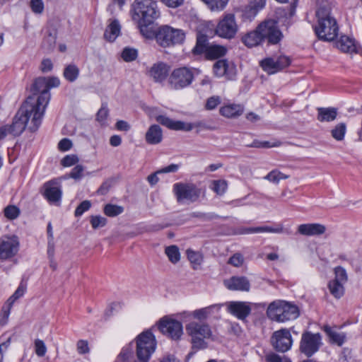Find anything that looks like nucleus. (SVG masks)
<instances>
[{
    "label": "nucleus",
    "mask_w": 362,
    "mask_h": 362,
    "mask_svg": "<svg viewBox=\"0 0 362 362\" xmlns=\"http://www.w3.org/2000/svg\"><path fill=\"white\" fill-rule=\"evenodd\" d=\"M336 47L341 52L349 54H358L361 51V47L356 42L354 39L342 35L335 42Z\"/></svg>",
    "instance_id": "nucleus-22"
},
{
    "label": "nucleus",
    "mask_w": 362,
    "mask_h": 362,
    "mask_svg": "<svg viewBox=\"0 0 362 362\" xmlns=\"http://www.w3.org/2000/svg\"><path fill=\"white\" fill-rule=\"evenodd\" d=\"M173 192L179 203H192L199 199L201 190L192 183L177 182L173 185Z\"/></svg>",
    "instance_id": "nucleus-9"
},
{
    "label": "nucleus",
    "mask_w": 362,
    "mask_h": 362,
    "mask_svg": "<svg viewBox=\"0 0 362 362\" xmlns=\"http://www.w3.org/2000/svg\"><path fill=\"white\" fill-rule=\"evenodd\" d=\"M326 226L320 223H303L297 228V233L305 236H318L324 234Z\"/></svg>",
    "instance_id": "nucleus-24"
},
{
    "label": "nucleus",
    "mask_w": 362,
    "mask_h": 362,
    "mask_svg": "<svg viewBox=\"0 0 362 362\" xmlns=\"http://www.w3.org/2000/svg\"><path fill=\"white\" fill-rule=\"evenodd\" d=\"M228 263L235 267H240L243 263V257L240 253H235L229 259Z\"/></svg>",
    "instance_id": "nucleus-62"
},
{
    "label": "nucleus",
    "mask_w": 362,
    "mask_h": 362,
    "mask_svg": "<svg viewBox=\"0 0 362 362\" xmlns=\"http://www.w3.org/2000/svg\"><path fill=\"white\" fill-rule=\"evenodd\" d=\"M120 30L121 26L119 21L113 20L107 25L104 33V37L110 42H113L120 34Z\"/></svg>",
    "instance_id": "nucleus-29"
},
{
    "label": "nucleus",
    "mask_w": 362,
    "mask_h": 362,
    "mask_svg": "<svg viewBox=\"0 0 362 362\" xmlns=\"http://www.w3.org/2000/svg\"><path fill=\"white\" fill-rule=\"evenodd\" d=\"M59 84V79L55 76L38 77L33 81L30 89L31 95L24 103L35 110V122L40 116L45 115L51 98L49 90L58 87Z\"/></svg>",
    "instance_id": "nucleus-1"
},
{
    "label": "nucleus",
    "mask_w": 362,
    "mask_h": 362,
    "mask_svg": "<svg viewBox=\"0 0 362 362\" xmlns=\"http://www.w3.org/2000/svg\"><path fill=\"white\" fill-rule=\"evenodd\" d=\"M266 360L268 362H291L286 357H281L279 355L272 353L266 356Z\"/></svg>",
    "instance_id": "nucleus-61"
},
{
    "label": "nucleus",
    "mask_w": 362,
    "mask_h": 362,
    "mask_svg": "<svg viewBox=\"0 0 362 362\" xmlns=\"http://www.w3.org/2000/svg\"><path fill=\"white\" fill-rule=\"evenodd\" d=\"M35 352L39 357H43L47 352V347L45 342L41 339H35L34 342Z\"/></svg>",
    "instance_id": "nucleus-54"
},
{
    "label": "nucleus",
    "mask_w": 362,
    "mask_h": 362,
    "mask_svg": "<svg viewBox=\"0 0 362 362\" xmlns=\"http://www.w3.org/2000/svg\"><path fill=\"white\" fill-rule=\"evenodd\" d=\"M214 74L218 77L226 76L228 79H233L236 75L235 67L227 60L217 61L213 66Z\"/></svg>",
    "instance_id": "nucleus-21"
},
{
    "label": "nucleus",
    "mask_w": 362,
    "mask_h": 362,
    "mask_svg": "<svg viewBox=\"0 0 362 362\" xmlns=\"http://www.w3.org/2000/svg\"><path fill=\"white\" fill-rule=\"evenodd\" d=\"M25 290L26 286L23 283H21L14 293L8 299L7 302L9 303V305H13L16 300L22 297L24 295Z\"/></svg>",
    "instance_id": "nucleus-50"
},
{
    "label": "nucleus",
    "mask_w": 362,
    "mask_h": 362,
    "mask_svg": "<svg viewBox=\"0 0 362 362\" xmlns=\"http://www.w3.org/2000/svg\"><path fill=\"white\" fill-rule=\"evenodd\" d=\"M78 162V158L76 155L70 154L66 156L62 160L61 164L64 167H70Z\"/></svg>",
    "instance_id": "nucleus-58"
},
{
    "label": "nucleus",
    "mask_w": 362,
    "mask_h": 362,
    "mask_svg": "<svg viewBox=\"0 0 362 362\" xmlns=\"http://www.w3.org/2000/svg\"><path fill=\"white\" fill-rule=\"evenodd\" d=\"M284 230L282 226L273 228L268 226H259V227H250L243 229L242 233H281Z\"/></svg>",
    "instance_id": "nucleus-30"
},
{
    "label": "nucleus",
    "mask_w": 362,
    "mask_h": 362,
    "mask_svg": "<svg viewBox=\"0 0 362 362\" xmlns=\"http://www.w3.org/2000/svg\"><path fill=\"white\" fill-rule=\"evenodd\" d=\"M137 50L133 48L125 47L122 52V58L125 62H132L137 57Z\"/></svg>",
    "instance_id": "nucleus-48"
},
{
    "label": "nucleus",
    "mask_w": 362,
    "mask_h": 362,
    "mask_svg": "<svg viewBox=\"0 0 362 362\" xmlns=\"http://www.w3.org/2000/svg\"><path fill=\"white\" fill-rule=\"evenodd\" d=\"M228 187V183L224 180H214L211 189L218 195L223 194Z\"/></svg>",
    "instance_id": "nucleus-45"
},
{
    "label": "nucleus",
    "mask_w": 362,
    "mask_h": 362,
    "mask_svg": "<svg viewBox=\"0 0 362 362\" xmlns=\"http://www.w3.org/2000/svg\"><path fill=\"white\" fill-rule=\"evenodd\" d=\"M322 344L320 334L308 331L302 334L299 349L305 356L310 357L318 351Z\"/></svg>",
    "instance_id": "nucleus-11"
},
{
    "label": "nucleus",
    "mask_w": 362,
    "mask_h": 362,
    "mask_svg": "<svg viewBox=\"0 0 362 362\" xmlns=\"http://www.w3.org/2000/svg\"><path fill=\"white\" fill-rule=\"evenodd\" d=\"M242 42L248 47H253L260 45L263 42V40L260 32L258 30V28L257 27L254 31L245 35L242 37Z\"/></svg>",
    "instance_id": "nucleus-28"
},
{
    "label": "nucleus",
    "mask_w": 362,
    "mask_h": 362,
    "mask_svg": "<svg viewBox=\"0 0 362 362\" xmlns=\"http://www.w3.org/2000/svg\"><path fill=\"white\" fill-rule=\"evenodd\" d=\"M129 13L134 22L153 23L160 15L157 4L153 0H135L131 5Z\"/></svg>",
    "instance_id": "nucleus-5"
},
{
    "label": "nucleus",
    "mask_w": 362,
    "mask_h": 362,
    "mask_svg": "<svg viewBox=\"0 0 362 362\" xmlns=\"http://www.w3.org/2000/svg\"><path fill=\"white\" fill-rule=\"evenodd\" d=\"M317 119L320 122H331L336 119L337 111L334 107H319Z\"/></svg>",
    "instance_id": "nucleus-31"
},
{
    "label": "nucleus",
    "mask_w": 362,
    "mask_h": 362,
    "mask_svg": "<svg viewBox=\"0 0 362 362\" xmlns=\"http://www.w3.org/2000/svg\"><path fill=\"white\" fill-rule=\"evenodd\" d=\"M267 316L272 321L286 322L298 317V307L288 301L275 300L270 303L266 311Z\"/></svg>",
    "instance_id": "nucleus-4"
},
{
    "label": "nucleus",
    "mask_w": 362,
    "mask_h": 362,
    "mask_svg": "<svg viewBox=\"0 0 362 362\" xmlns=\"http://www.w3.org/2000/svg\"><path fill=\"white\" fill-rule=\"evenodd\" d=\"M194 78L191 69L187 67L175 69L170 74L168 83L172 88L175 90L184 88L189 86Z\"/></svg>",
    "instance_id": "nucleus-13"
},
{
    "label": "nucleus",
    "mask_w": 362,
    "mask_h": 362,
    "mask_svg": "<svg viewBox=\"0 0 362 362\" xmlns=\"http://www.w3.org/2000/svg\"><path fill=\"white\" fill-rule=\"evenodd\" d=\"M317 24L315 27V33L322 40L332 41L339 31L337 21L331 16L332 0H317Z\"/></svg>",
    "instance_id": "nucleus-2"
},
{
    "label": "nucleus",
    "mask_w": 362,
    "mask_h": 362,
    "mask_svg": "<svg viewBox=\"0 0 362 362\" xmlns=\"http://www.w3.org/2000/svg\"><path fill=\"white\" fill-rule=\"evenodd\" d=\"M271 341L274 348L276 351L283 353L288 351L293 344L291 332L287 329H281L274 332Z\"/></svg>",
    "instance_id": "nucleus-16"
},
{
    "label": "nucleus",
    "mask_w": 362,
    "mask_h": 362,
    "mask_svg": "<svg viewBox=\"0 0 362 362\" xmlns=\"http://www.w3.org/2000/svg\"><path fill=\"white\" fill-rule=\"evenodd\" d=\"M112 181L111 180H107L102 183L100 187L98 189V193L104 195L106 194L112 187Z\"/></svg>",
    "instance_id": "nucleus-63"
},
{
    "label": "nucleus",
    "mask_w": 362,
    "mask_h": 362,
    "mask_svg": "<svg viewBox=\"0 0 362 362\" xmlns=\"http://www.w3.org/2000/svg\"><path fill=\"white\" fill-rule=\"evenodd\" d=\"M72 146V142L69 139H63L58 144V148L62 151L69 150Z\"/></svg>",
    "instance_id": "nucleus-64"
},
{
    "label": "nucleus",
    "mask_w": 362,
    "mask_h": 362,
    "mask_svg": "<svg viewBox=\"0 0 362 362\" xmlns=\"http://www.w3.org/2000/svg\"><path fill=\"white\" fill-rule=\"evenodd\" d=\"M4 214L5 217L8 219L13 220L19 216L20 210L14 205H8L4 209Z\"/></svg>",
    "instance_id": "nucleus-47"
},
{
    "label": "nucleus",
    "mask_w": 362,
    "mask_h": 362,
    "mask_svg": "<svg viewBox=\"0 0 362 362\" xmlns=\"http://www.w3.org/2000/svg\"><path fill=\"white\" fill-rule=\"evenodd\" d=\"M238 31V25L235 16L232 13L226 14L218 23L215 29L216 34L221 38L233 39Z\"/></svg>",
    "instance_id": "nucleus-12"
},
{
    "label": "nucleus",
    "mask_w": 362,
    "mask_h": 362,
    "mask_svg": "<svg viewBox=\"0 0 362 362\" xmlns=\"http://www.w3.org/2000/svg\"><path fill=\"white\" fill-rule=\"evenodd\" d=\"M220 308V305L216 304L201 309L195 310L192 312V317L200 321L204 320L207 319L213 309L216 308L217 310H219Z\"/></svg>",
    "instance_id": "nucleus-33"
},
{
    "label": "nucleus",
    "mask_w": 362,
    "mask_h": 362,
    "mask_svg": "<svg viewBox=\"0 0 362 362\" xmlns=\"http://www.w3.org/2000/svg\"><path fill=\"white\" fill-rule=\"evenodd\" d=\"M156 347V339L151 332L140 334L136 338V355L139 362H148Z\"/></svg>",
    "instance_id": "nucleus-8"
},
{
    "label": "nucleus",
    "mask_w": 362,
    "mask_h": 362,
    "mask_svg": "<svg viewBox=\"0 0 362 362\" xmlns=\"http://www.w3.org/2000/svg\"><path fill=\"white\" fill-rule=\"evenodd\" d=\"M156 121L168 129L175 131L190 132L194 128L202 126V122L189 123L182 121H175L164 115L158 116Z\"/></svg>",
    "instance_id": "nucleus-18"
},
{
    "label": "nucleus",
    "mask_w": 362,
    "mask_h": 362,
    "mask_svg": "<svg viewBox=\"0 0 362 362\" xmlns=\"http://www.w3.org/2000/svg\"><path fill=\"white\" fill-rule=\"evenodd\" d=\"M343 284V283L334 280L329 281L328 285L329 291L335 298H339L343 296L344 293Z\"/></svg>",
    "instance_id": "nucleus-38"
},
{
    "label": "nucleus",
    "mask_w": 362,
    "mask_h": 362,
    "mask_svg": "<svg viewBox=\"0 0 362 362\" xmlns=\"http://www.w3.org/2000/svg\"><path fill=\"white\" fill-rule=\"evenodd\" d=\"M335 278L334 281L344 284L347 280L346 270L341 267H337L334 269Z\"/></svg>",
    "instance_id": "nucleus-56"
},
{
    "label": "nucleus",
    "mask_w": 362,
    "mask_h": 362,
    "mask_svg": "<svg viewBox=\"0 0 362 362\" xmlns=\"http://www.w3.org/2000/svg\"><path fill=\"white\" fill-rule=\"evenodd\" d=\"M264 178L269 182L278 184L281 180L287 179L288 176L284 175L278 170H274L269 173Z\"/></svg>",
    "instance_id": "nucleus-44"
},
{
    "label": "nucleus",
    "mask_w": 362,
    "mask_h": 362,
    "mask_svg": "<svg viewBox=\"0 0 362 362\" xmlns=\"http://www.w3.org/2000/svg\"><path fill=\"white\" fill-rule=\"evenodd\" d=\"M30 6L32 11L35 13H41L44 10V4L42 0H31Z\"/></svg>",
    "instance_id": "nucleus-59"
},
{
    "label": "nucleus",
    "mask_w": 362,
    "mask_h": 362,
    "mask_svg": "<svg viewBox=\"0 0 362 362\" xmlns=\"http://www.w3.org/2000/svg\"><path fill=\"white\" fill-rule=\"evenodd\" d=\"M211 11H221L227 5L228 0H202Z\"/></svg>",
    "instance_id": "nucleus-42"
},
{
    "label": "nucleus",
    "mask_w": 362,
    "mask_h": 362,
    "mask_svg": "<svg viewBox=\"0 0 362 362\" xmlns=\"http://www.w3.org/2000/svg\"><path fill=\"white\" fill-rule=\"evenodd\" d=\"M138 28L140 30V33L143 36H144L146 38H155L154 32H153L148 26L151 25L153 23H148V22H141V21H136L134 22Z\"/></svg>",
    "instance_id": "nucleus-40"
},
{
    "label": "nucleus",
    "mask_w": 362,
    "mask_h": 362,
    "mask_svg": "<svg viewBox=\"0 0 362 362\" xmlns=\"http://www.w3.org/2000/svg\"><path fill=\"white\" fill-rule=\"evenodd\" d=\"M138 28L140 30V33L143 36H144L146 38H155L154 32H153L148 26L151 25L153 23H148V22H141V21H136L134 22Z\"/></svg>",
    "instance_id": "nucleus-39"
},
{
    "label": "nucleus",
    "mask_w": 362,
    "mask_h": 362,
    "mask_svg": "<svg viewBox=\"0 0 362 362\" xmlns=\"http://www.w3.org/2000/svg\"><path fill=\"white\" fill-rule=\"evenodd\" d=\"M107 221V218L101 216H91L90 217V223L93 229L104 227Z\"/></svg>",
    "instance_id": "nucleus-49"
},
{
    "label": "nucleus",
    "mask_w": 362,
    "mask_h": 362,
    "mask_svg": "<svg viewBox=\"0 0 362 362\" xmlns=\"http://www.w3.org/2000/svg\"><path fill=\"white\" fill-rule=\"evenodd\" d=\"M104 214L109 217H115L124 212V207L117 204H107L103 208Z\"/></svg>",
    "instance_id": "nucleus-37"
},
{
    "label": "nucleus",
    "mask_w": 362,
    "mask_h": 362,
    "mask_svg": "<svg viewBox=\"0 0 362 362\" xmlns=\"http://www.w3.org/2000/svg\"><path fill=\"white\" fill-rule=\"evenodd\" d=\"M206 39L204 37H199L197 38L196 46L192 49L194 54H200L206 52L208 47L205 45Z\"/></svg>",
    "instance_id": "nucleus-52"
},
{
    "label": "nucleus",
    "mask_w": 362,
    "mask_h": 362,
    "mask_svg": "<svg viewBox=\"0 0 362 362\" xmlns=\"http://www.w3.org/2000/svg\"><path fill=\"white\" fill-rule=\"evenodd\" d=\"M63 74L68 81L74 82L79 76V69L75 64H69L65 67Z\"/></svg>",
    "instance_id": "nucleus-36"
},
{
    "label": "nucleus",
    "mask_w": 362,
    "mask_h": 362,
    "mask_svg": "<svg viewBox=\"0 0 362 362\" xmlns=\"http://www.w3.org/2000/svg\"><path fill=\"white\" fill-rule=\"evenodd\" d=\"M91 203L88 200L83 201L76 209L74 215L76 217L81 216L84 212L89 210Z\"/></svg>",
    "instance_id": "nucleus-57"
},
{
    "label": "nucleus",
    "mask_w": 362,
    "mask_h": 362,
    "mask_svg": "<svg viewBox=\"0 0 362 362\" xmlns=\"http://www.w3.org/2000/svg\"><path fill=\"white\" fill-rule=\"evenodd\" d=\"M170 66L163 62H158L152 65L149 69L148 76L156 82L163 81L168 76Z\"/></svg>",
    "instance_id": "nucleus-23"
},
{
    "label": "nucleus",
    "mask_w": 362,
    "mask_h": 362,
    "mask_svg": "<svg viewBox=\"0 0 362 362\" xmlns=\"http://www.w3.org/2000/svg\"><path fill=\"white\" fill-rule=\"evenodd\" d=\"M244 112V107L240 104H227L219 109V113L226 118H235Z\"/></svg>",
    "instance_id": "nucleus-26"
},
{
    "label": "nucleus",
    "mask_w": 362,
    "mask_h": 362,
    "mask_svg": "<svg viewBox=\"0 0 362 362\" xmlns=\"http://www.w3.org/2000/svg\"><path fill=\"white\" fill-rule=\"evenodd\" d=\"M146 141L149 144H158L161 142L163 139V132L161 128L157 125H151L146 133Z\"/></svg>",
    "instance_id": "nucleus-27"
},
{
    "label": "nucleus",
    "mask_w": 362,
    "mask_h": 362,
    "mask_svg": "<svg viewBox=\"0 0 362 362\" xmlns=\"http://www.w3.org/2000/svg\"><path fill=\"white\" fill-rule=\"evenodd\" d=\"M290 64V58L285 55L267 57L260 62V65L263 70L269 74H273L282 70L288 66Z\"/></svg>",
    "instance_id": "nucleus-15"
},
{
    "label": "nucleus",
    "mask_w": 362,
    "mask_h": 362,
    "mask_svg": "<svg viewBox=\"0 0 362 362\" xmlns=\"http://www.w3.org/2000/svg\"><path fill=\"white\" fill-rule=\"evenodd\" d=\"M18 243L15 238L3 237L0 240V259L13 257L18 252Z\"/></svg>",
    "instance_id": "nucleus-20"
},
{
    "label": "nucleus",
    "mask_w": 362,
    "mask_h": 362,
    "mask_svg": "<svg viewBox=\"0 0 362 362\" xmlns=\"http://www.w3.org/2000/svg\"><path fill=\"white\" fill-rule=\"evenodd\" d=\"M257 8H255L250 5V4L245 7L243 11V16L247 20L251 21L253 18L256 16L257 13L259 11Z\"/></svg>",
    "instance_id": "nucleus-51"
},
{
    "label": "nucleus",
    "mask_w": 362,
    "mask_h": 362,
    "mask_svg": "<svg viewBox=\"0 0 362 362\" xmlns=\"http://www.w3.org/2000/svg\"><path fill=\"white\" fill-rule=\"evenodd\" d=\"M227 48L225 46L219 45H211L209 46L205 52L210 59H218L226 55Z\"/></svg>",
    "instance_id": "nucleus-32"
},
{
    "label": "nucleus",
    "mask_w": 362,
    "mask_h": 362,
    "mask_svg": "<svg viewBox=\"0 0 362 362\" xmlns=\"http://www.w3.org/2000/svg\"><path fill=\"white\" fill-rule=\"evenodd\" d=\"M187 335L190 337L194 347L204 349L206 347V339L212 336L210 326L206 322L192 321L185 326Z\"/></svg>",
    "instance_id": "nucleus-7"
},
{
    "label": "nucleus",
    "mask_w": 362,
    "mask_h": 362,
    "mask_svg": "<svg viewBox=\"0 0 362 362\" xmlns=\"http://www.w3.org/2000/svg\"><path fill=\"white\" fill-rule=\"evenodd\" d=\"M42 195L49 203L59 206L61 202L62 192L59 184L55 180L45 182L42 187Z\"/></svg>",
    "instance_id": "nucleus-17"
},
{
    "label": "nucleus",
    "mask_w": 362,
    "mask_h": 362,
    "mask_svg": "<svg viewBox=\"0 0 362 362\" xmlns=\"http://www.w3.org/2000/svg\"><path fill=\"white\" fill-rule=\"evenodd\" d=\"M56 40L57 31L54 29L48 30L42 41V47L48 51L52 50L55 46Z\"/></svg>",
    "instance_id": "nucleus-35"
},
{
    "label": "nucleus",
    "mask_w": 362,
    "mask_h": 362,
    "mask_svg": "<svg viewBox=\"0 0 362 362\" xmlns=\"http://www.w3.org/2000/svg\"><path fill=\"white\" fill-rule=\"evenodd\" d=\"M251 305V303L245 301H230L226 303L228 312L242 320L250 314Z\"/></svg>",
    "instance_id": "nucleus-19"
},
{
    "label": "nucleus",
    "mask_w": 362,
    "mask_h": 362,
    "mask_svg": "<svg viewBox=\"0 0 362 362\" xmlns=\"http://www.w3.org/2000/svg\"><path fill=\"white\" fill-rule=\"evenodd\" d=\"M187 255L189 261L194 265H200L203 261V257L199 252L189 249L187 250Z\"/></svg>",
    "instance_id": "nucleus-46"
},
{
    "label": "nucleus",
    "mask_w": 362,
    "mask_h": 362,
    "mask_svg": "<svg viewBox=\"0 0 362 362\" xmlns=\"http://www.w3.org/2000/svg\"><path fill=\"white\" fill-rule=\"evenodd\" d=\"M224 286L231 291H248L250 284L245 276H233L223 282Z\"/></svg>",
    "instance_id": "nucleus-25"
},
{
    "label": "nucleus",
    "mask_w": 362,
    "mask_h": 362,
    "mask_svg": "<svg viewBox=\"0 0 362 362\" xmlns=\"http://www.w3.org/2000/svg\"><path fill=\"white\" fill-rule=\"evenodd\" d=\"M84 168L81 165H76L70 173V177L73 179H80L83 176Z\"/></svg>",
    "instance_id": "nucleus-60"
},
{
    "label": "nucleus",
    "mask_w": 362,
    "mask_h": 362,
    "mask_svg": "<svg viewBox=\"0 0 362 362\" xmlns=\"http://www.w3.org/2000/svg\"><path fill=\"white\" fill-rule=\"evenodd\" d=\"M221 103V99L218 95H214L206 100L205 108L207 110H214Z\"/></svg>",
    "instance_id": "nucleus-55"
},
{
    "label": "nucleus",
    "mask_w": 362,
    "mask_h": 362,
    "mask_svg": "<svg viewBox=\"0 0 362 362\" xmlns=\"http://www.w3.org/2000/svg\"><path fill=\"white\" fill-rule=\"evenodd\" d=\"M13 305H9L8 302L2 307L0 315V325H5L7 323L11 309Z\"/></svg>",
    "instance_id": "nucleus-53"
},
{
    "label": "nucleus",
    "mask_w": 362,
    "mask_h": 362,
    "mask_svg": "<svg viewBox=\"0 0 362 362\" xmlns=\"http://www.w3.org/2000/svg\"><path fill=\"white\" fill-rule=\"evenodd\" d=\"M257 28L262 36L263 41L266 40L268 44L276 45L283 38V34L279 28L277 21L275 20H265Z\"/></svg>",
    "instance_id": "nucleus-10"
},
{
    "label": "nucleus",
    "mask_w": 362,
    "mask_h": 362,
    "mask_svg": "<svg viewBox=\"0 0 362 362\" xmlns=\"http://www.w3.org/2000/svg\"><path fill=\"white\" fill-rule=\"evenodd\" d=\"M165 252L169 260L172 263L175 264L179 262L180 259V253L178 247L176 245H170L167 247Z\"/></svg>",
    "instance_id": "nucleus-41"
},
{
    "label": "nucleus",
    "mask_w": 362,
    "mask_h": 362,
    "mask_svg": "<svg viewBox=\"0 0 362 362\" xmlns=\"http://www.w3.org/2000/svg\"><path fill=\"white\" fill-rule=\"evenodd\" d=\"M158 329L163 334L174 340L180 339L183 334L182 323L169 317H164L160 320Z\"/></svg>",
    "instance_id": "nucleus-14"
},
{
    "label": "nucleus",
    "mask_w": 362,
    "mask_h": 362,
    "mask_svg": "<svg viewBox=\"0 0 362 362\" xmlns=\"http://www.w3.org/2000/svg\"><path fill=\"white\" fill-rule=\"evenodd\" d=\"M346 129V124L344 123H340L335 126L331 131V134L337 141H342L344 138Z\"/></svg>",
    "instance_id": "nucleus-43"
},
{
    "label": "nucleus",
    "mask_w": 362,
    "mask_h": 362,
    "mask_svg": "<svg viewBox=\"0 0 362 362\" xmlns=\"http://www.w3.org/2000/svg\"><path fill=\"white\" fill-rule=\"evenodd\" d=\"M324 330L332 343L336 344L338 346H341L344 343L345 335L343 333H339L328 326H325Z\"/></svg>",
    "instance_id": "nucleus-34"
},
{
    "label": "nucleus",
    "mask_w": 362,
    "mask_h": 362,
    "mask_svg": "<svg viewBox=\"0 0 362 362\" xmlns=\"http://www.w3.org/2000/svg\"><path fill=\"white\" fill-rule=\"evenodd\" d=\"M156 43L161 47L170 48L181 45L185 39V33L182 29L168 25L158 27L154 31Z\"/></svg>",
    "instance_id": "nucleus-6"
},
{
    "label": "nucleus",
    "mask_w": 362,
    "mask_h": 362,
    "mask_svg": "<svg viewBox=\"0 0 362 362\" xmlns=\"http://www.w3.org/2000/svg\"><path fill=\"white\" fill-rule=\"evenodd\" d=\"M35 110L30 105L23 103L16 114L10 127V134L13 136L21 135L25 128L30 132H35L41 124L44 116H40L37 122L34 121Z\"/></svg>",
    "instance_id": "nucleus-3"
}]
</instances>
